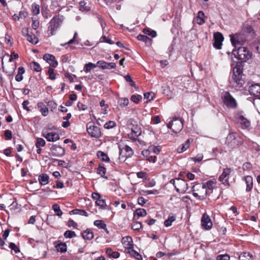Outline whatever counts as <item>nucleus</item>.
Returning a JSON list of instances; mask_svg holds the SVG:
<instances>
[{
  "label": "nucleus",
  "mask_w": 260,
  "mask_h": 260,
  "mask_svg": "<svg viewBox=\"0 0 260 260\" xmlns=\"http://www.w3.org/2000/svg\"><path fill=\"white\" fill-rule=\"evenodd\" d=\"M243 74L242 69L240 67L236 66L233 69L231 77L229 79L230 84L233 86L241 87L244 83L243 78Z\"/></svg>",
  "instance_id": "f257e3e1"
},
{
  "label": "nucleus",
  "mask_w": 260,
  "mask_h": 260,
  "mask_svg": "<svg viewBox=\"0 0 260 260\" xmlns=\"http://www.w3.org/2000/svg\"><path fill=\"white\" fill-rule=\"evenodd\" d=\"M234 174L233 169L230 168H224L218 180L224 186L228 188L231 186V183L235 181Z\"/></svg>",
  "instance_id": "f03ea898"
},
{
  "label": "nucleus",
  "mask_w": 260,
  "mask_h": 260,
  "mask_svg": "<svg viewBox=\"0 0 260 260\" xmlns=\"http://www.w3.org/2000/svg\"><path fill=\"white\" fill-rule=\"evenodd\" d=\"M63 20V16L60 15H55L49 23L47 34L49 37L53 36L61 26Z\"/></svg>",
  "instance_id": "7ed1b4c3"
},
{
  "label": "nucleus",
  "mask_w": 260,
  "mask_h": 260,
  "mask_svg": "<svg viewBox=\"0 0 260 260\" xmlns=\"http://www.w3.org/2000/svg\"><path fill=\"white\" fill-rule=\"evenodd\" d=\"M237 47V49L235 48L233 49L232 53L235 57L238 58V60L245 62L250 58L252 53L250 52L247 48L242 46Z\"/></svg>",
  "instance_id": "20e7f679"
},
{
  "label": "nucleus",
  "mask_w": 260,
  "mask_h": 260,
  "mask_svg": "<svg viewBox=\"0 0 260 260\" xmlns=\"http://www.w3.org/2000/svg\"><path fill=\"white\" fill-rule=\"evenodd\" d=\"M191 190L193 197L199 200H205L208 193L205 188V186L202 183L193 185L192 187Z\"/></svg>",
  "instance_id": "39448f33"
},
{
  "label": "nucleus",
  "mask_w": 260,
  "mask_h": 260,
  "mask_svg": "<svg viewBox=\"0 0 260 260\" xmlns=\"http://www.w3.org/2000/svg\"><path fill=\"white\" fill-rule=\"evenodd\" d=\"M243 143V140L237 133H230L226 138V144L232 148H236L241 145Z\"/></svg>",
  "instance_id": "423d86ee"
},
{
  "label": "nucleus",
  "mask_w": 260,
  "mask_h": 260,
  "mask_svg": "<svg viewBox=\"0 0 260 260\" xmlns=\"http://www.w3.org/2000/svg\"><path fill=\"white\" fill-rule=\"evenodd\" d=\"M230 40L233 46L236 48L243 45L247 40V37L244 33H236L230 35Z\"/></svg>",
  "instance_id": "0eeeda50"
},
{
  "label": "nucleus",
  "mask_w": 260,
  "mask_h": 260,
  "mask_svg": "<svg viewBox=\"0 0 260 260\" xmlns=\"http://www.w3.org/2000/svg\"><path fill=\"white\" fill-rule=\"evenodd\" d=\"M183 121L181 118H173L171 122H170L167 124V127L170 128L173 133L177 134L179 133L183 127Z\"/></svg>",
  "instance_id": "6e6552de"
},
{
  "label": "nucleus",
  "mask_w": 260,
  "mask_h": 260,
  "mask_svg": "<svg viewBox=\"0 0 260 260\" xmlns=\"http://www.w3.org/2000/svg\"><path fill=\"white\" fill-rule=\"evenodd\" d=\"M88 134L92 137L98 138L101 136L100 128L96 126L93 122H89L86 125Z\"/></svg>",
  "instance_id": "1a4fd4ad"
},
{
  "label": "nucleus",
  "mask_w": 260,
  "mask_h": 260,
  "mask_svg": "<svg viewBox=\"0 0 260 260\" xmlns=\"http://www.w3.org/2000/svg\"><path fill=\"white\" fill-rule=\"evenodd\" d=\"M119 159H123L124 160L126 158L132 157L134 154V151L132 148L128 145H125L123 147L119 146Z\"/></svg>",
  "instance_id": "9d476101"
},
{
  "label": "nucleus",
  "mask_w": 260,
  "mask_h": 260,
  "mask_svg": "<svg viewBox=\"0 0 260 260\" xmlns=\"http://www.w3.org/2000/svg\"><path fill=\"white\" fill-rule=\"evenodd\" d=\"M223 102L229 108H236L237 104L236 100L231 95L229 91H226L223 95Z\"/></svg>",
  "instance_id": "9b49d317"
},
{
  "label": "nucleus",
  "mask_w": 260,
  "mask_h": 260,
  "mask_svg": "<svg viewBox=\"0 0 260 260\" xmlns=\"http://www.w3.org/2000/svg\"><path fill=\"white\" fill-rule=\"evenodd\" d=\"M235 119L237 124H239L243 128H248L250 125V121L242 115L241 113H237L235 115Z\"/></svg>",
  "instance_id": "f8f14e48"
},
{
  "label": "nucleus",
  "mask_w": 260,
  "mask_h": 260,
  "mask_svg": "<svg viewBox=\"0 0 260 260\" xmlns=\"http://www.w3.org/2000/svg\"><path fill=\"white\" fill-rule=\"evenodd\" d=\"M177 186H175L176 191L180 193H184L188 189V184L181 178H176Z\"/></svg>",
  "instance_id": "ddd939ff"
},
{
  "label": "nucleus",
  "mask_w": 260,
  "mask_h": 260,
  "mask_svg": "<svg viewBox=\"0 0 260 260\" xmlns=\"http://www.w3.org/2000/svg\"><path fill=\"white\" fill-rule=\"evenodd\" d=\"M212 222L207 213H204L201 218V226L205 230H210L212 227Z\"/></svg>",
  "instance_id": "4468645a"
},
{
  "label": "nucleus",
  "mask_w": 260,
  "mask_h": 260,
  "mask_svg": "<svg viewBox=\"0 0 260 260\" xmlns=\"http://www.w3.org/2000/svg\"><path fill=\"white\" fill-rule=\"evenodd\" d=\"M213 47L217 49H220L222 45V42L224 37L222 34L219 32H216L214 34Z\"/></svg>",
  "instance_id": "2eb2a0df"
},
{
  "label": "nucleus",
  "mask_w": 260,
  "mask_h": 260,
  "mask_svg": "<svg viewBox=\"0 0 260 260\" xmlns=\"http://www.w3.org/2000/svg\"><path fill=\"white\" fill-rule=\"evenodd\" d=\"M51 155L55 157H61L65 154L64 149L60 146L53 145L50 148Z\"/></svg>",
  "instance_id": "dca6fc26"
},
{
  "label": "nucleus",
  "mask_w": 260,
  "mask_h": 260,
  "mask_svg": "<svg viewBox=\"0 0 260 260\" xmlns=\"http://www.w3.org/2000/svg\"><path fill=\"white\" fill-rule=\"evenodd\" d=\"M43 58L53 68H56L58 65V62L55 59V56L52 54H45L43 56Z\"/></svg>",
  "instance_id": "f3484780"
},
{
  "label": "nucleus",
  "mask_w": 260,
  "mask_h": 260,
  "mask_svg": "<svg viewBox=\"0 0 260 260\" xmlns=\"http://www.w3.org/2000/svg\"><path fill=\"white\" fill-rule=\"evenodd\" d=\"M97 67L103 70L105 69H113L116 67L115 63L107 62L104 60H99L96 62Z\"/></svg>",
  "instance_id": "a211bd4d"
},
{
  "label": "nucleus",
  "mask_w": 260,
  "mask_h": 260,
  "mask_svg": "<svg viewBox=\"0 0 260 260\" xmlns=\"http://www.w3.org/2000/svg\"><path fill=\"white\" fill-rule=\"evenodd\" d=\"M249 92L251 95L260 99V84H255L251 85L249 88Z\"/></svg>",
  "instance_id": "6ab92c4d"
},
{
  "label": "nucleus",
  "mask_w": 260,
  "mask_h": 260,
  "mask_svg": "<svg viewBox=\"0 0 260 260\" xmlns=\"http://www.w3.org/2000/svg\"><path fill=\"white\" fill-rule=\"evenodd\" d=\"M243 180L245 181L246 184V190L247 192H249L251 190L253 187V178L250 176H245Z\"/></svg>",
  "instance_id": "aec40b11"
},
{
  "label": "nucleus",
  "mask_w": 260,
  "mask_h": 260,
  "mask_svg": "<svg viewBox=\"0 0 260 260\" xmlns=\"http://www.w3.org/2000/svg\"><path fill=\"white\" fill-rule=\"evenodd\" d=\"M44 137L49 142H55L59 139V135L55 132L48 133Z\"/></svg>",
  "instance_id": "412c9836"
},
{
  "label": "nucleus",
  "mask_w": 260,
  "mask_h": 260,
  "mask_svg": "<svg viewBox=\"0 0 260 260\" xmlns=\"http://www.w3.org/2000/svg\"><path fill=\"white\" fill-rule=\"evenodd\" d=\"M192 140L187 139L184 143L182 144L177 148V152L179 153H182L186 151L190 146V143L192 142Z\"/></svg>",
  "instance_id": "4be33fe9"
},
{
  "label": "nucleus",
  "mask_w": 260,
  "mask_h": 260,
  "mask_svg": "<svg viewBox=\"0 0 260 260\" xmlns=\"http://www.w3.org/2000/svg\"><path fill=\"white\" fill-rule=\"evenodd\" d=\"M49 176L46 173H42L39 176L38 181L41 185H45L48 184Z\"/></svg>",
  "instance_id": "5701e85b"
},
{
  "label": "nucleus",
  "mask_w": 260,
  "mask_h": 260,
  "mask_svg": "<svg viewBox=\"0 0 260 260\" xmlns=\"http://www.w3.org/2000/svg\"><path fill=\"white\" fill-rule=\"evenodd\" d=\"M121 242L127 249L133 246V239L130 236H126L122 238Z\"/></svg>",
  "instance_id": "b1692460"
},
{
  "label": "nucleus",
  "mask_w": 260,
  "mask_h": 260,
  "mask_svg": "<svg viewBox=\"0 0 260 260\" xmlns=\"http://www.w3.org/2000/svg\"><path fill=\"white\" fill-rule=\"evenodd\" d=\"M204 184L205 186V188L207 189V192L208 193V191H210V192H212V190L214 188V185L216 183V179H211L206 183H202Z\"/></svg>",
  "instance_id": "393cba45"
},
{
  "label": "nucleus",
  "mask_w": 260,
  "mask_h": 260,
  "mask_svg": "<svg viewBox=\"0 0 260 260\" xmlns=\"http://www.w3.org/2000/svg\"><path fill=\"white\" fill-rule=\"evenodd\" d=\"M81 235L82 238L86 240H91L93 238V234L92 231L89 229H87L86 230L83 232L81 233Z\"/></svg>",
  "instance_id": "a878e982"
},
{
  "label": "nucleus",
  "mask_w": 260,
  "mask_h": 260,
  "mask_svg": "<svg viewBox=\"0 0 260 260\" xmlns=\"http://www.w3.org/2000/svg\"><path fill=\"white\" fill-rule=\"evenodd\" d=\"M96 173L99 175H100L102 177H103L104 178H107V177L105 176L106 173V169L105 167V165L104 164H99V167L96 169Z\"/></svg>",
  "instance_id": "bb28decb"
},
{
  "label": "nucleus",
  "mask_w": 260,
  "mask_h": 260,
  "mask_svg": "<svg viewBox=\"0 0 260 260\" xmlns=\"http://www.w3.org/2000/svg\"><path fill=\"white\" fill-rule=\"evenodd\" d=\"M26 33V37L27 40L33 44H36L39 42L38 38L35 35H30L28 34V28H26L25 29Z\"/></svg>",
  "instance_id": "cd10ccee"
},
{
  "label": "nucleus",
  "mask_w": 260,
  "mask_h": 260,
  "mask_svg": "<svg viewBox=\"0 0 260 260\" xmlns=\"http://www.w3.org/2000/svg\"><path fill=\"white\" fill-rule=\"evenodd\" d=\"M147 212L144 209H137L134 212V217L135 219H138L140 217H144L146 215Z\"/></svg>",
  "instance_id": "c85d7f7f"
},
{
  "label": "nucleus",
  "mask_w": 260,
  "mask_h": 260,
  "mask_svg": "<svg viewBox=\"0 0 260 260\" xmlns=\"http://www.w3.org/2000/svg\"><path fill=\"white\" fill-rule=\"evenodd\" d=\"M79 10L82 12H88L90 10V4L85 1H81L79 3Z\"/></svg>",
  "instance_id": "c756f323"
},
{
  "label": "nucleus",
  "mask_w": 260,
  "mask_h": 260,
  "mask_svg": "<svg viewBox=\"0 0 260 260\" xmlns=\"http://www.w3.org/2000/svg\"><path fill=\"white\" fill-rule=\"evenodd\" d=\"M137 38L138 40L145 42L147 46H150L151 44L152 40L146 35L140 34Z\"/></svg>",
  "instance_id": "7c9ffc66"
},
{
  "label": "nucleus",
  "mask_w": 260,
  "mask_h": 260,
  "mask_svg": "<svg viewBox=\"0 0 260 260\" xmlns=\"http://www.w3.org/2000/svg\"><path fill=\"white\" fill-rule=\"evenodd\" d=\"M96 155L99 159L103 161L109 162L110 161V158L108 155L102 151H98L96 153Z\"/></svg>",
  "instance_id": "2f4dec72"
},
{
  "label": "nucleus",
  "mask_w": 260,
  "mask_h": 260,
  "mask_svg": "<svg viewBox=\"0 0 260 260\" xmlns=\"http://www.w3.org/2000/svg\"><path fill=\"white\" fill-rule=\"evenodd\" d=\"M106 253L110 258H117L120 255L118 252L113 251L112 249L111 248H108L106 249Z\"/></svg>",
  "instance_id": "473e14b6"
},
{
  "label": "nucleus",
  "mask_w": 260,
  "mask_h": 260,
  "mask_svg": "<svg viewBox=\"0 0 260 260\" xmlns=\"http://www.w3.org/2000/svg\"><path fill=\"white\" fill-rule=\"evenodd\" d=\"M38 108L44 116L47 115L48 113V109L46 106L42 102H39L37 104Z\"/></svg>",
  "instance_id": "72a5a7b5"
},
{
  "label": "nucleus",
  "mask_w": 260,
  "mask_h": 260,
  "mask_svg": "<svg viewBox=\"0 0 260 260\" xmlns=\"http://www.w3.org/2000/svg\"><path fill=\"white\" fill-rule=\"evenodd\" d=\"M239 260H253L252 255L249 252H243L239 256Z\"/></svg>",
  "instance_id": "f704fd0d"
},
{
  "label": "nucleus",
  "mask_w": 260,
  "mask_h": 260,
  "mask_svg": "<svg viewBox=\"0 0 260 260\" xmlns=\"http://www.w3.org/2000/svg\"><path fill=\"white\" fill-rule=\"evenodd\" d=\"M127 253L133 256L138 260H141L142 259V255L134 249L133 246L127 249Z\"/></svg>",
  "instance_id": "c9c22d12"
},
{
  "label": "nucleus",
  "mask_w": 260,
  "mask_h": 260,
  "mask_svg": "<svg viewBox=\"0 0 260 260\" xmlns=\"http://www.w3.org/2000/svg\"><path fill=\"white\" fill-rule=\"evenodd\" d=\"M176 219V217L174 215L173 213H170L167 219H166L164 222V224L166 227H169L172 225L173 222H174Z\"/></svg>",
  "instance_id": "e433bc0d"
},
{
  "label": "nucleus",
  "mask_w": 260,
  "mask_h": 260,
  "mask_svg": "<svg viewBox=\"0 0 260 260\" xmlns=\"http://www.w3.org/2000/svg\"><path fill=\"white\" fill-rule=\"evenodd\" d=\"M97 67V64H94L92 62H88L86 63L83 68V71L87 73L90 72L91 70L94 69Z\"/></svg>",
  "instance_id": "4c0bfd02"
},
{
  "label": "nucleus",
  "mask_w": 260,
  "mask_h": 260,
  "mask_svg": "<svg viewBox=\"0 0 260 260\" xmlns=\"http://www.w3.org/2000/svg\"><path fill=\"white\" fill-rule=\"evenodd\" d=\"M70 214H79V215H82V216H88V214L87 213V212L84 210H82V209H74L72 211H71L70 212Z\"/></svg>",
  "instance_id": "58836bf2"
},
{
  "label": "nucleus",
  "mask_w": 260,
  "mask_h": 260,
  "mask_svg": "<svg viewBox=\"0 0 260 260\" xmlns=\"http://www.w3.org/2000/svg\"><path fill=\"white\" fill-rule=\"evenodd\" d=\"M55 247L57 251L61 253L65 252L67 250V244L65 243L58 244L56 245Z\"/></svg>",
  "instance_id": "ea45409f"
},
{
  "label": "nucleus",
  "mask_w": 260,
  "mask_h": 260,
  "mask_svg": "<svg viewBox=\"0 0 260 260\" xmlns=\"http://www.w3.org/2000/svg\"><path fill=\"white\" fill-rule=\"evenodd\" d=\"M30 66L31 69L34 71L39 72L41 71L42 68L41 66L37 62L33 61L30 62Z\"/></svg>",
  "instance_id": "a19ab883"
},
{
  "label": "nucleus",
  "mask_w": 260,
  "mask_h": 260,
  "mask_svg": "<svg viewBox=\"0 0 260 260\" xmlns=\"http://www.w3.org/2000/svg\"><path fill=\"white\" fill-rule=\"evenodd\" d=\"M129 100L126 98H121L118 99V104L119 106L123 108L128 105Z\"/></svg>",
  "instance_id": "79ce46f5"
},
{
  "label": "nucleus",
  "mask_w": 260,
  "mask_h": 260,
  "mask_svg": "<svg viewBox=\"0 0 260 260\" xmlns=\"http://www.w3.org/2000/svg\"><path fill=\"white\" fill-rule=\"evenodd\" d=\"M52 209L54 210V212L55 213V214L58 217H61V216L63 214L62 211L60 208L59 206L57 204L53 205Z\"/></svg>",
  "instance_id": "37998d69"
},
{
  "label": "nucleus",
  "mask_w": 260,
  "mask_h": 260,
  "mask_svg": "<svg viewBox=\"0 0 260 260\" xmlns=\"http://www.w3.org/2000/svg\"><path fill=\"white\" fill-rule=\"evenodd\" d=\"M94 224L99 229L106 230V224L102 220H96L94 221Z\"/></svg>",
  "instance_id": "c03bdc74"
},
{
  "label": "nucleus",
  "mask_w": 260,
  "mask_h": 260,
  "mask_svg": "<svg viewBox=\"0 0 260 260\" xmlns=\"http://www.w3.org/2000/svg\"><path fill=\"white\" fill-rule=\"evenodd\" d=\"M31 10L33 15H38L40 13V6L38 4L34 3L31 6Z\"/></svg>",
  "instance_id": "a18cd8bd"
},
{
  "label": "nucleus",
  "mask_w": 260,
  "mask_h": 260,
  "mask_svg": "<svg viewBox=\"0 0 260 260\" xmlns=\"http://www.w3.org/2000/svg\"><path fill=\"white\" fill-rule=\"evenodd\" d=\"M45 144L46 142L43 138H38L37 139L35 144V146L37 148L43 147L45 145Z\"/></svg>",
  "instance_id": "49530a36"
},
{
  "label": "nucleus",
  "mask_w": 260,
  "mask_h": 260,
  "mask_svg": "<svg viewBox=\"0 0 260 260\" xmlns=\"http://www.w3.org/2000/svg\"><path fill=\"white\" fill-rule=\"evenodd\" d=\"M95 204L103 209H107V205L105 200L100 199L99 201H96Z\"/></svg>",
  "instance_id": "de8ad7c7"
},
{
  "label": "nucleus",
  "mask_w": 260,
  "mask_h": 260,
  "mask_svg": "<svg viewBox=\"0 0 260 260\" xmlns=\"http://www.w3.org/2000/svg\"><path fill=\"white\" fill-rule=\"evenodd\" d=\"M66 238H72L76 236V234L74 231L68 230L66 231L63 234Z\"/></svg>",
  "instance_id": "09e8293b"
},
{
  "label": "nucleus",
  "mask_w": 260,
  "mask_h": 260,
  "mask_svg": "<svg viewBox=\"0 0 260 260\" xmlns=\"http://www.w3.org/2000/svg\"><path fill=\"white\" fill-rule=\"evenodd\" d=\"M47 74L49 76L50 79L54 80L56 79V74L54 73V70L52 68H48Z\"/></svg>",
  "instance_id": "8fccbe9b"
},
{
  "label": "nucleus",
  "mask_w": 260,
  "mask_h": 260,
  "mask_svg": "<svg viewBox=\"0 0 260 260\" xmlns=\"http://www.w3.org/2000/svg\"><path fill=\"white\" fill-rule=\"evenodd\" d=\"M142 98L140 95L134 94L131 96V100L135 104H138Z\"/></svg>",
  "instance_id": "3c124183"
},
{
  "label": "nucleus",
  "mask_w": 260,
  "mask_h": 260,
  "mask_svg": "<svg viewBox=\"0 0 260 260\" xmlns=\"http://www.w3.org/2000/svg\"><path fill=\"white\" fill-rule=\"evenodd\" d=\"M144 98L146 99L148 101H150L153 99V98L154 96V93L152 92H147L146 93H145L144 94Z\"/></svg>",
  "instance_id": "603ef678"
},
{
  "label": "nucleus",
  "mask_w": 260,
  "mask_h": 260,
  "mask_svg": "<svg viewBox=\"0 0 260 260\" xmlns=\"http://www.w3.org/2000/svg\"><path fill=\"white\" fill-rule=\"evenodd\" d=\"M116 126V123L114 121H109L108 122H106L104 125V127L106 129H110L111 128H113Z\"/></svg>",
  "instance_id": "864d4df0"
},
{
  "label": "nucleus",
  "mask_w": 260,
  "mask_h": 260,
  "mask_svg": "<svg viewBox=\"0 0 260 260\" xmlns=\"http://www.w3.org/2000/svg\"><path fill=\"white\" fill-rule=\"evenodd\" d=\"M143 32L147 35L150 36L152 37H155L156 36V32L154 30H151L147 28H145L143 29Z\"/></svg>",
  "instance_id": "5fc2aeb1"
},
{
  "label": "nucleus",
  "mask_w": 260,
  "mask_h": 260,
  "mask_svg": "<svg viewBox=\"0 0 260 260\" xmlns=\"http://www.w3.org/2000/svg\"><path fill=\"white\" fill-rule=\"evenodd\" d=\"M31 19H32V23L31 24L32 27L33 29L36 30L39 27L40 22L38 19H36L35 18H34V17H32Z\"/></svg>",
  "instance_id": "6e6d98bb"
},
{
  "label": "nucleus",
  "mask_w": 260,
  "mask_h": 260,
  "mask_svg": "<svg viewBox=\"0 0 260 260\" xmlns=\"http://www.w3.org/2000/svg\"><path fill=\"white\" fill-rule=\"evenodd\" d=\"M142 227V224L141 222L138 221L134 222L132 224V229L135 231H139Z\"/></svg>",
  "instance_id": "4d7b16f0"
},
{
  "label": "nucleus",
  "mask_w": 260,
  "mask_h": 260,
  "mask_svg": "<svg viewBox=\"0 0 260 260\" xmlns=\"http://www.w3.org/2000/svg\"><path fill=\"white\" fill-rule=\"evenodd\" d=\"M142 193L143 195H147V194H156L158 193V191L156 189L146 190H142Z\"/></svg>",
  "instance_id": "13d9d810"
},
{
  "label": "nucleus",
  "mask_w": 260,
  "mask_h": 260,
  "mask_svg": "<svg viewBox=\"0 0 260 260\" xmlns=\"http://www.w3.org/2000/svg\"><path fill=\"white\" fill-rule=\"evenodd\" d=\"M216 260H230V256L228 254H219L216 256Z\"/></svg>",
  "instance_id": "bf43d9fd"
},
{
  "label": "nucleus",
  "mask_w": 260,
  "mask_h": 260,
  "mask_svg": "<svg viewBox=\"0 0 260 260\" xmlns=\"http://www.w3.org/2000/svg\"><path fill=\"white\" fill-rule=\"evenodd\" d=\"M131 132H132L133 134L139 136L141 135L142 133L141 128L137 126V125L133 126L132 128Z\"/></svg>",
  "instance_id": "052dcab7"
},
{
  "label": "nucleus",
  "mask_w": 260,
  "mask_h": 260,
  "mask_svg": "<svg viewBox=\"0 0 260 260\" xmlns=\"http://www.w3.org/2000/svg\"><path fill=\"white\" fill-rule=\"evenodd\" d=\"M149 148L151 151L156 154H158L160 151V148L159 146H150Z\"/></svg>",
  "instance_id": "680f3d73"
},
{
  "label": "nucleus",
  "mask_w": 260,
  "mask_h": 260,
  "mask_svg": "<svg viewBox=\"0 0 260 260\" xmlns=\"http://www.w3.org/2000/svg\"><path fill=\"white\" fill-rule=\"evenodd\" d=\"M101 42L108 43L109 44H113L114 42L109 38L105 36H103L101 38Z\"/></svg>",
  "instance_id": "e2e57ef3"
},
{
  "label": "nucleus",
  "mask_w": 260,
  "mask_h": 260,
  "mask_svg": "<svg viewBox=\"0 0 260 260\" xmlns=\"http://www.w3.org/2000/svg\"><path fill=\"white\" fill-rule=\"evenodd\" d=\"M67 225L70 228L72 226L74 228H76L78 224L73 219H70L67 222Z\"/></svg>",
  "instance_id": "0e129e2a"
},
{
  "label": "nucleus",
  "mask_w": 260,
  "mask_h": 260,
  "mask_svg": "<svg viewBox=\"0 0 260 260\" xmlns=\"http://www.w3.org/2000/svg\"><path fill=\"white\" fill-rule=\"evenodd\" d=\"M253 104L256 107L257 112L260 114V99H255L254 100Z\"/></svg>",
  "instance_id": "69168bd1"
},
{
  "label": "nucleus",
  "mask_w": 260,
  "mask_h": 260,
  "mask_svg": "<svg viewBox=\"0 0 260 260\" xmlns=\"http://www.w3.org/2000/svg\"><path fill=\"white\" fill-rule=\"evenodd\" d=\"M77 107L79 110L84 111L87 109V106L83 103L79 102L77 104Z\"/></svg>",
  "instance_id": "338daca9"
},
{
  "label": "nucleus",
  "mask_w": 260,
  "mask_h": 260,
  "mask_svg": "<svg viewBox=\"0 0 260 260\" xmlns=\"http://www.w3.org/2000/svg\"><path fill=\"white\" fill-rule=\"evenodd\" d=\"M4 134H5V136L6 137L7 140H10L12 139V133L11 131L8 130V129L6 130L5 131Z\"/></svg>",
  "instance_id": "774afa93"
}]
</instances>
